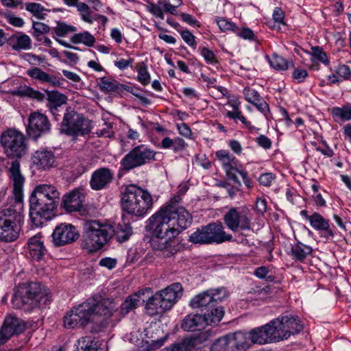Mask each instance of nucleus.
<instances>
[{
    "label": "nucleus",
    "instance_id": "nucleus-37",
    "mask_svg": "<svg viewBox=\"0 0 351 351\" xmlns=\"http://www.w3.org/2000/svg\"><path fill=\"white\" fill-rule=\"evenodd\" d=\"M121 84L115 80L103 77L99 79V88L104 93L117 92Z\"/></svg>",
    "mask_w": 351,
    "mask_h": 351
},
{
    "label": "nucleus",
    "instance_id": "nucleus-41",
    "mask_svg": "<svg viewBox=\"0 0 351 351\" xmlns=\"http://www.w3.org/2000/svg\"><path fill=\"white\" fill-rule=\"evenodd\" d=\"M71 41L75 44L83 43L87 47H92L95 43V38L88 32L85 31L84 32L75 34L71 37Z\"/></svg>",
    "mask_w": 351,
    "mask_h": 351
},
{
    "label": "nucleus",
    "instance_id": "nucleus-43",
    "mask_svg": "<svg viewBox=\"0 0 351 351\" xmlns=\"http://www.w3.org/2000/svg\"><path fill=\"white\" fill-rule=\"evenodd\" d=\"M210 351H233L228 334L218 338L211 346Z\"/></svg>",
    "mask_w": 351,
    "mask_h": 351
},
{
    "label": "nucleus",
    "instance_id": "nucleus-52",
    "mask_svg": "<svg viewBox=\"0 0 351 351\" xmlns=\"http://www.w3.org/2000/svg\"><path fill=\"white\" fill-rule=\"evenodd\" d=\"M216 22H217L219 29L223 32H226V31L234 32L235 27L237 26L234 23L231 22L224 18H221V19L217 18V19H216Z\"/></svg>",
    "mask_w": 351,
    "mask_h": 351
},
{
    "label": "nucleus",
    "instance_id": "nucleus-25",
    "mask_svg": "<svg viewBox=\"0 0 351 351\" xmlns=\"http://www.w3.org/2000/svg\"><path fill=\"white\" fill-rule=\"evenodd\" d=\"M8 43L14 51L28 50L32 48V39L22 32H18L8 39Z\"/></svg>",
    "mask_w": 351,
    "mask_h": 351
},
{
    "label": "nucleus",
    "instance_id": "nucleus-19",
    "mask_svg": "<svg viewBox=\"0 0 351 351\" xmlns=\"http://www.w3.org/2000/svg\"><path fill=\"white\" fill-rule=\"evenodd\" d=\"M208 232V244L222 243L232 240V236L224 231V227L221 222L210 223L206 226Z\"/></svg>",
    "mask_w": 351,
    "mask_h": 351
},
{
    "label": "nucleus",
    "instance_id": "nucleus-10",
    "mask_svg": "<svg viewBox=\"0 0 351 351\" xmlns=\"http://www.w3.org/2000/svg\"><path fill=\"white\" fill-rule=\"evenodd\" d=\"M156 152L149 146L141 144L127 153L120 162L121 169L129 171L154 161Z\"/></svg>",
    "mask_w": 351,
    "mask_h": 351
},
{
    "label": "nucleus",
    "instance_id": "nucleus-35",
    "mask_svg": "<svg viewBox=\"0 0 351 351\" xmlns=\"http://www.w3.org/2000/svg\"><path fill=\"white\" fill-rule=\"evenodd\" d=\"M331 114L336 122L348 121L351 119V104H348L342 107H334Z\"/></svg>",
    "mask_w": 351,
    "mask_h": 351
},
{
    "label": "nucleus",
    "instance_id": "nucleus-9",
    "mask_svg": "<svg viewBox=\"0 0 351 351\" xmlns=\"http://www.w3.org/2000/svg\"><path fill=\"white\" fill-rule=\"evenodd\" d=\"M267 326L271 343L286 340L291 335L298 334L303 329V325L298 317L288 315L271 320L267 324Z\"/></svg>",
    "mask_w": 351,
    "mask_h": 351
},
{
    "label": "nucleus",
    "instance_id": "nucleus-32",
    "mask_svg": "<svg viewBox=\"0 0 351 351\" xmlns=\"http://www.w3.org/2000/svg\"><path fill=\"white\" fill-rule=\"evenodd\" d=\"M66 99L67 98L64 95L58 91L51 92L48 94L47 107L56 118L57 116L56 111H58V108L65 104L66 102Z\"/></svg>",
    "mask_w": 351,
    "mask_h": 351
},
{
    "label": "nucleus",
    "instance_id": "nucleus-3",
    "mask_svg": "<svg viewBox=\"0 0 351 351\" xmlns=\"http://www.w3.org/2000/svg\"><path fill=\"white\" fill-rule=\"evenodd\" d=\"M116 304L108 299H103L101 295H94L83 303L73 307L64 317V325L68 328H75L86 326L94 321L95 317H103L101 321H106L115 311Z\"/></svg>",
    "mask_w": 351,
    "mask_h": 351
},
{
    "label": "nucleus",
    "instance_id": "nucleus-42",
    "mask_svg": "<svg viewBox=\"0 0 351 351\" xmlns=\"http://www.w3.org/2000/svg\"><path fill=\"white\" fill-rule=\"evenodd\" d=\"M189 241L195 244H208V232L206 226L197 229L189 236Z\"/></svg>",
    "mask_w": 351,
    "mask_h": 351
},
{
    "label": "nucleus",
    "instance_id": "nucleus-47",
    "mask_svg": "<svg viewBox=\"0 0 351 351\" xmlns=\"http://www.w3.org/2000/svg\"><path fill=\"white\" fill-rule=\"evenodd\" d=\"M25 9L32 13L34 16L39 19L43 18V12L45 9L41 4L38 3H26Z\"/></svg>",
    "mask_w": 351,
    "mask_h": 351
},
{
    "label": "nucleus",
    "instance_id": "nucleus-16",
    "mask_svg": "<svg viewBox=\"0 0 351 351\" xmlns=\"http://www.w3.org/2000/svg\"><path fill=\"white\" fill-rule=\"evenodd\" d=\"M215 156L221 162L228 178L241 186V183L236 174L239 169L237 167V161L235 157L231 155L228 151L223 149L217 151Z\"/></svg>",
    "mask_w": 351,
    "mask_h": 351
},
{
    "label": "nucleus",
    "instance_id": "nucleus-6",
    "mask_svg": "<svg viewBox=\"0 0 351 351\" xmlns=\"http://www.w3.org/2000/svg\"><path fill=\"white\" fill-rule=\"evenodd\" d=\"M114 234L112 225L91 220L84 223L82 247L89 252L102 248Z\"/></svg>",
    "mask_w": 351,
    "mask_h": 351
},
{
    "label": "nucleus",
    "instance_id": "nucleus-64",
    "mask_svg": "<svg viewBox=\"0 0 351 351\" xmlns=\"http://www.w3.org/2000/svg\"><path fill=\"white\" fill-rule=\"evenodd\" d=\"M117 265V260L112 258H103L99 261V265L105 267L109 269H112L115 267Z\"/></svg>",
    "mask_w": 351,
    "mask_h": 351
},
{
    "label": "nucleus",
    "instance_id": "nucleus-38",
    "mask_svg": "<svg viewBox=\"0 0 351 351\" xmlns=\"http://www.w3.org/2000/svg\"><path fill=\"white\" fill-rule=\"evenodd\" d=\"M268 61L274 69L279 71H286L291 65V62L276 53H274L270 58H268Z\"/></svg>",
    "mask_w": 351,
    "mask_h": 351
},
{
    "label": "nucleus",
    "instance_id": "nucleus-54",
    "mask_svg": "<svg viewBox=\"0 0 351 351\" xmlns=\"http://www.w3.org/2000/svg\"><path fill=\"white\" fill-rule=\"evenodd\" d=\"M269 268L265 266H261L258 268H256L254 270V275L260 278V279H264L267 281H272L274 280V277L271 275H268L269 274Z\"/></svg>",
    "mask_w": 351,
    "mask_h": 351
},
{
    "label": "nucleus",
    "instance_id": "nucleus-45",
    "mask_svg": "<svg viewBox=\"0 0 351 351\" xmlns=\"http://www.w3.org/2000/svg\"><path fill=\"white\" fill-rule=\"evenodd\" d=\"M158 4L164 7L165 10L171 14H176L177 8L182 4V0H159Z\"/></svg>",
    "mask_w": 351,
    "mask_h": 351
},
{
    "label": "nucleus",
    "instance_id": "nucleus-2",
    "mask_svg": "<svg viewBox=\"0 0 351 351\" xmlns=\"http://www.w3.org/2000/svg\"><path fill=\"white\" fill-rule=\"evenodd\" d=\"M10 177L13 182V193L15 198L10 204L4 206L0 210V241L10 243L16 241L20 234L23 215V188L24 177L21 173L18 160L11 162L9 169Z\"/></svg>",
    "mask_w": 351,
    "mask_h": 351
},
{
    "label": "nucleus",
    "instance_id": "nucleus-30",
    "mask_svg": "<svg viewBox=\"0 0 351 351\" xmlns=\"http://www.w3.org/2000/svg\"><path fill=\"white\" fill-rule=\"evenodd\" d=\"M243 94L245 99L254 105L260 112L265 114L268 111L269 106L267 104L256 90L245 88L243 89Z\"/></svg>",
    "mask_w": 351,
    "mask_h": 351
},
{
    "label": "nucleus",
    "instance_id": "nucleus-20",
    "mask_svg": "<svg viewBox=\"0 0 351 351\" xmlns=\"http://www.w3.org/2000/svg\"><path fill=\"white\" fill-rule=\"evenodd\" d=\"M207 331L202 332L197 335H191L184 339L181 343L172 347L165 348L160 351H191L198 344L205 341L208 339Z\"/></svg>",
    "mask_w": 351,
    "mask_h": 351
},
{
    "label": "nucleus",
    "instance_id": "nucleus-46",
    "mask_svg": "<svg viewBox=\"0 0 351 351\" xmlns=\"http://www.w3.org/2000/svg\"><path fill=\"white\" fill-rule=\"evenodd\" d=\"M226 116L232 119H239L247 129L252 130L255 129L250 121L241 114V111H228Z\"/></svg>",
    "mask_w": 351,
    "mask_h": 351
},
{
    "label": "nucleus",
    "instance_id": "nucleus-36",
    "mask_svg": "<svg viewBox=\"0 0 351 351\" xmlns=\"http://www.w3.org/2000/svg\"><path fill=\"white\" fill-rule=\"evenodd\" d=\"M76 351H101V350L97 341H93L90 337H85L78 340Z\"/></svg>",
    "mask_w": 351,
    "mask_h": 351
},
{
    "label": "nucleus",
    "instance_id": "nucleus-60",
    "mask_svg": "<svg viewBox=\"0 0 351 351\" xmlns=\"http://www.w3.org/2000/svg\"><path fill=\"white\" fill-rule=\"evenodd\" d=\"M5 19L9 24L16 27H22L24 24V20L19 16H16L14 14L5 15Z\"/></svg>",
    "mask_w": 351,
    "mask_h": 351
},
{
    "label": "nucleus",
    "instance_id": "nucleus-28",
    "mask_svg": "<svg viewBox=\"0 0 351 351\" xmlns=\"http://www.w3.org/2000/svg\"><path fill=\"white\" fill-rule=\"evenodd\" d=\"M228 337L233 351H241L248 348L251 344L250 334L241 331L229 333Z\"/></svg>",
    "mask_w": 351,
    "mask_h": 351
},
{
    "label": "nucleus",
    "instance_id": "nucleus-33",
    "mask_svg": "<svg viewBox=\"0 0 351 351\" xmlns=\"http://www.w3.org/2000/svg\"><path fill=\"white\" fill-rule=\"evenodd\" d=\"M312 252V248L301 242L293 245L291 250L292 258L298 261H303Z\"/></svg>",
    "mask_w": 351,
    "mask_h": 351
},
{
    "label": "nucleus",
    "instance_id": "nucleus-59",
    "mask_svg": "<svg viewBox=\"0 0 351 351\" xmlns=\"http://www.w3.org/2000/svg\"><path fill=\"white\" fill-rule=\"evenodd\" d=\"M276 178V176L271 173H263L258 178L259 183L265 186H269L271 185Z\"/></svg>",
    "mask_w": 351,
    "mask_h": 351
},
{
    "label": "nucleus",
    "instance_id": "nucleus-51",
    "mask_svg": "<svg viewBox=\"0 0 351 351\" xmlns=\"http://www.w3.org/2000/svg\"><path fill=\"white\" fill-rule=\"evenodd\" d=\"M312 56L316 58L317 60L322 62L326 65L329 64V60L326 56V53L323 51L322 47H312Z\"/></svg>",
    "mask_w": 351,
    "mask_h": 351
},
{
    "label": "nucleus",
    "instance_id": "nucleus-4",
    "mask_svg": "<svg viewBox=\"0 0 351 351\" xmlns=\"http://www.w3.org/2000/svg\"><path fill=\"white\" fill-rule=\"evenodd\" d=\"M60 192L52 184H39L35 187L29 197V217L34 226L44 225L57 207Z\"/></svg>",
    "mask_w": 351,
    "mask_h": 351
},
{
    "label": "nucleus",
    "instance_id": "nucleus-8",
    "mask_svg": "<svg viewBox=\"0 0 351 351\" xmlns=\"http://www.w3.org/2000/svg\"><path fill=\"white\" fill-rule=\"evenodd\" d=\"M46 295L39 282H32L20 285L14 293L12 304L15 308L29 311L36 306Z\"/></svg>",
    "mask_w": 351,
    "mask_h": 351
},
{
    "label": "nucleus",
    "instance_id": "nucleus-53",
    "mask_svg": "<svg viewBox=\"0 0 351 351\" xmlns=\"http://www.w3.org/2000/svg\"><path fill=\"white\" fill-rule=\"evenodd\" d=\"M183 40L191 47L197 48V43L195 36L189 30H183L180 32Z\"/></svg>",
    "mask_w": 351,
    "mask_h": 351
},
{
    "label": "nucleus",
    "instance_id": "nucleus-48",
    "mask_svg": "<svg viewBox=\"0 0 351 351\" xmlns=\"http://www.w3.org/2000/svg\"><path fill=\"white\" fill-rule=\"evenodd\" d=\"M199 50L206 63L210 64H215L217 63L216 56L213 51L206 47H200Z\"/></svg>",
    "mask_w": 351,
    "mask_h": 351
},
{
    "label": "nucleus",
    "instance_id": "nucleus-50",
    "mask_svg": "<svg viewBox=\"0 0 351 351\" xmlns=\"http://www.w3.org/2000/svg\"><path fill=\"white\" fill-rule=\"evenodd\" d=\"M210 290L215 306L228 296L227 290L223 287Z\"/></svg>",
    "mask_w": 351,
    "mask_h": 351
},
{
    "label": "nucleus",
    "instance_id": "nucleus-26",
    "mask_svg": "<svg viewBox=\"0 0 351 351\" xmlns=\"http://www.w3.org/2000/svg\"><path fill=\"white\" fill-rule=\"evenodd\" d=\"M190 305L193 308H200L202 311L206 310V311L210 310V308L214 307L215 305L210 290L195 295L191 300Z\"/></svg>",
    "mask_w": 351,
    "mask_h": 351
},
{
    "label": "nucleus",
    "instance_id": "nucleus-27",
    "mask_svg": "<svg viewBox=\"0 0 351 351\" xmlns=\"http://www.w3.org/2000/svg\"><path fill=\"white\" fill-rule=\"evenodd\" d=\"M27 245L31 257L36 261L41 260L46 252L43 241L41 240V235L37 234L31 237L28 241Z\"/></svg>",
    "mask_w": 351,
    "mask_h": 351
},
{
    "label": "nucleus",
    "instance_id": "nucleus-62",
    "mask_svg": "<svg viewBox=\"0 0 351 351\" xmlns=\"http://www.w3.org/2000/svg\"><path fill=\"white\" fill-rule=\"evenodd\" d=\"M308 76V73L303 69H295L293 72V77L298 83L304 82V79Z\"/></svg>",
    "mask_w": 351,
    "mask_h": 351
},
{
    "label": "nucleus",
    "instance_id": "nucleus-49",
    "mask_svg": "<svg viewBox=\"0 0 351 351\" xmlns=\"http://www.w3.org/2000/svg\"><path fill=\"white\" fill-rule=\"evenodd\" d=\"M76 30L77 29L74 26L66 25L64 23H59L55 28V34L56 36L62 37L69 32H75Z\"/></svg>",
    "mask_w": 351,
    "mask_h": 351
},
{
    "label": "nucleus",
    "instance_id": "nucleus-13",
    "mask_svg": "<svg viewBox=\"0 0 351 351\" xmlns=\"http://www.w3.org/2000/svg\"><path fill=\"white\" fill-rule=\"evenodd\" d=\"M51 123L47 117L39 112H32L28 118L27 126V135L36 140L38 138L47 134L51 131Z\"/></svg>",
    "mask_w": 351,
    "mask_h": 351
},
{
    "label": "nucleus",
    "instance_id": "nucleus-14",
    "mask_svg": "<svg viewBox=\"0 0 351 351\" xmlns=\"http://www.w3.org/2000/svg\"><path fill=\"white\" fill-rule=\"evenodd\" d=\"M80 233L71 223H62L57 226L52 233V241L55 246L60 247L72 243L78 239Z\"/></svg>",
    "mask_w": 351,
    "mask_h": 351
},
{
    "label": "nucleus",
    "instance_id": "nucleus-56",
    "mask_svg": "<svg viewBox=\"0 0 351 351\" xmlns=\"http://www.w3.org/2000/svg\"><path fill=\"white\" fill-rule=\"evenodd\" d=\"M32 28L34 30L33 36L35 37H38L40 34H45L49 32V27L40 22H34Z\"/></svg>",
    "mask_w": 351,
    "mask_h": 351
},
{
    "label": "nucleus",
    "instance_id": "nucleus-15",
    "mask_svg": "<svg viewBox=\"0 0 351 351\" xmlns=\"http://www.w3.org/2000/svg\"><path fill=\"white\" fill-rule=\"evenodd\" d=\"M223 220L227 227L233 232L239 229L250 230L251 228V219L248 215L245 212H239L235 208L230 209L224 215Z\"/></svg>",
    "mask_w": 351,
    "mask_h": 351
},
{
    "label": "nucleus",
    "instance_id": "nucleus-63",
    "mask_svg": "<svg viewBox=\"0 0 351 351\" xmlns=\"http://www.w3.org/2000/svg\"><path fill=\"white\" fill-rule=\"evenodd\" d=\"M256 143L258 144L259 146L262 147L265 149H269L271 147V142L270 139L263 134L260 135L256 138Z\"/></svg>",
    "mask_w": 351,
    "mask_h": 351
},
{
    "label": "nucleus",
    "instance_id": "nucleus-40",
    "mask_svg": "<svg viewBox=\"0 0 351 351\" xmlns=\"http://www.w3.org/2000/svg\"><path fill=\"white\" fill-rule=\"evenodd\" d=\"M132 233V229L130 224L126 223H119L114 235L116 236L119 242H124L129 239Z\"/></svg>",
    "mask_w": 351,
    "mask_h": 351
},
{
    "label": "nucleus",
    "instance_id": "nucleus-44",
    "mask_svg": "<svg viewBox=\"0 0 351 351\" xmlns=\"http://www.w3.org/2000/svg\"><path fill=\"white\" fill-rule=\"evenodd\" d=\"M138 302L139 296L138 295L129 296L121 306V313L123 315H126L130 311L136 308L138 305Z\"/></svg>",
    "mask_w": 351,
    "mask_h": 351
},
{
    "label": "nucleus",
    "instance_id": "nucleus-58",
    "mask_svg": "<svg viewBox=\"0 0 351 351\" xmlns=\"http://www.w3.org/2000/svg\"><path fill=\"white\" fill-rule=\"evenodd\" d=\"M336 74L341 80H347L351 77V70L347 65H339L336 70Z\"/></svg>",
    "mask_w": 351,
    "mask_h": 351
},
{
    "label": "nucleus",
    "instance_id": "nucleus-29",
    "mask_svg": "<svg viewBox=\"0 0 351 351\" xmlns=\"http://www.w3.org/2000/svg\"><path fill=\"white\" fill-rule=\"evenodd\" d=\"M27 74L33 79L43 83H47L54 87H58L61 84L58 77L47 73L38 67L28 69Z\"/></svg>",
    "mask_w": 351,
    "mask_h": 351
},
{
    "label": "nucleus",
    "instance_id": "nucleus-12",
    "mask_svg": "<svg viewBox=\"0 0 351 351\" xmlns=\"http://www.w3.org/2000/svg\"><path fill=\"white\" fill-rule=\"evenodd\" d=\"M90 121L73 110H66L61 124V132L70 136H82L90 132Z\"/></svg>",
    "mask_w": 351,
    "mask_h": 351
},
{
    "label": "nucleus",
    "instance_id": "nucleus-17",
    "mask_svg": "<svg viewBox=\"0 0 351 351\" xmlns=\"http://www.w3.org/2000/svg\"><path fill=\"white\" fill-rule=\"evenodd\" d=\"M23 321L12 315H8L0 330V338L5 343L13 335L19 334L25 330Z\"/></svg>",
    "mask_w": 351,
    "mask_h": 351
},
{
    "label": "nucleus",
    "instance_id": "nucleus-24",
    "mask_svg": "<svg viewBox=\"0 0 351 351\" xmlns=\"http://www.w3.org/2000/svg\"><path fill=\"white\" fill-rule=\"evenodd\" d=\"M206 326V320L203 315L189 314L182 320L181 328L184 331L194 332L203 330Z\"/></svg>",
    "mask_w": 351,
    "mask_h": 351
},
{
    "label": "nucleus",
    "instance_id": "nucleus-55",
    "mask_svg": "<svg viewBox=\"0 0 351 351\" xmlns=\"http://www.w3.org/2000/svg\"><path fill=\"white\" fill-rule=\"evenodd\" d=\"M23 58L32 65H40L45 61L43 56H36L32 53H25Z\"/></svg>",
    "mask_w": 351,
    "mask_h": 351
},
{
    "label": "nucleus",
    "instance_id": "nucleus-39",
    "mask_svg": "<svg viewBox=\"0 0 351 351\" xmlns=\"http://www.w3.org/2000/svg\"><path fill=\"white\" fill-rule=\"evenodd\" d=\"M137 71V80L143 85L145 86L150 83L151 76L147 69V65L145 62H140L136 64Z\"/></svg>",
    "mask_w": 351,
    "mask_h": 351
},
{
    "label": "nucleus",
    "instance_id": "nucleus-61",
    "mask_svg": "<svg viewBox=\"0 0 351 351\" xmlns=\"http://www.w3.org/2000/svg\"><path fill=\"white\" fill-rule=\"evenodd\" d=\"M159 5L160 4H155L153 3H149L147 9L154 16L160 19H164L165 16Z\"/></svg>",
    "mask_w": 351,
    "mask_h": 351
},
{
    "label": "nucleus",
    "instance_id": "nucleus-31",
    "mask_svg": "<svg viewBox=\"0 0 351 351\" xmlns=\"http://www.w3.org/2000/svg\"><path fill=\"white\" fill-rule=\"evenodd\" d=\"M249 334L251 342L253 343L263 345L271 343L267 324L252 329Z\"/></svg>",
    "mask_w": 351,
    "mask_h": 351
},
{
    "label": "nucleus",
    "instance_id": "nucleus-11",
    "mask_svg": "<svg viewBox=\"0 0 351 351\" xmlns=\"http://www.w3.org/2000/svg\"><path fill=\"white\" fill-rule=\"evenodd\" d=\"M0 144L10 158H21L27 150L24 135L16 130H8L0 136Z\"/></svg>",
    "mask_w": 351,
    "mask_h": 351
},
{
    "label": "nucleus",
    "instance_id": "nucleus-22",
    "mask_svg": "<svg viewBox=\"0 0 351 351\" xmlns=\"http://www.w3.org/2000/svg\"><path fill=\"white\" fill-rule=\"evenodd\" d=\"M84 193L79 189H74L63 196L62 206L69 213L80 210L83 206Z\"/></svg>",
    "mask_w": 351,
    "mask_h": 351
},
{
    "label": "nucleus",
    "instance_id": "nucleus-23",
    "mask_svg": "<svg viewBox=\"0 0 351 351\" xmlns=\"http://www.w3.org/2000/svg\"><path fill=\"white\" fill-rule=\"evenodd\" d=\"M311 227L319 232H322V237L325 239H331L335 236V232L330 227L329 221L325 219L318 213H314L311 215L310 220Z\"/></svg>",
    "mask_w": 351,
    "mask_h": 351
},
{
    "label": "nucleus",
    "instance_id": "nucleus-7",
    "mask_svg": "<svg viewBox=\"0 0 351 351\" xmlns=\"http://www.w3.org/2000/svg\"><path fill=\"white\" fill-rule=\"evenodd\" d=\"M182 286L180 283L171 284L149 298L146 310L150 315L161 314L171 309L182 296Z\"/></svg>",
    "mask_w": 351,
    "mask_h": 351
},
{
    "label": "nucleus",
    "instance_id": "nucleus-34",
    "mask_svg": "<svg viewBox=\"0 0 351 351\" xmlns=\"http://www.w3.org/2000/svg\"><path fill=\"white\" fill-rule=\"evenodd\" d=\"M204 317L206 320V326L210 324H217L219 323L224 315V310L221 306H215L213 308H210L204 313Z\"/></svg>",
    "mask_w": 351,
    "mask_h": 351
},
{
    "label": "nucleus",
    "instance_id": "nucleus-18",
    "mask_svg": "<svg viewBox=\"0 0 351 351\" xmlns=\"http://www.w3.org/2000/svg\"><path fill=\"white\" fill-rule=\"evenodd\" d=\"M114 178V172L106 167L96 169L91 176L90 186L95 191H100L106 188L112 182Z\"/></svg>",
    "mask_w": 351,
    "mask_h": 351
},
{
    "label": "nucleus",
    "instance_id": "nucleus-5",
    "mask_svg": "<svg viewBox=\"0 0 351 351\" xmlns=\"http://www.w3.org/2000/svg\"><path fill=\"white\" fill-rule=\"evenodd\" d=\"M150 193L136 184H130L125 189L121 197L123 210L129 214L141 217L153 207Z\"/></svg>",
    "mask_w": 351,
    "mask_h": 351
},
{
    "label": "nucleus",
    "instance_id": "nucleus-57",
    "mask_svg": "<svg viewBox=\"0 0 351 351\" xmlns=\"http://www.w3.org/2000/svg\"><path fill=\"white\" fill-rule=\"evenodd\" d=\"M238 36L248 40H253L254 38V34L250 28H242L240 29L236 26L234 32Z\"/></svg>",
    "mask_w": 351,
    "mask_h": 351
},
{
    "label": "nucleus",
    "instance_id": "nucleus-1",
    "mask_svg": "<svg viewBox=\"0 0 351 351\" xmlns=\"http://www.w3.org/2000/svg\"><path fill=\"white\" fill-rule=\"evenodd\" d=\"M180 201V196L173 197L147 221L146 230L152 237L151 245L154 250L160 251L164 257L176 253V249L171 245V241L192 222L191 215L184 207L177 205Z\"/></svg>",
    "mask_w": 351,
    "mask_h": 351
},
{
    "label": "nucleus",
    "instance_id": "nucleus-21",
    "mask_svg": "<svg viewBox=\"0 0 351 351\" xmlns=\"http://www.w3.org/2000/svg\"><path fill=\"white\" fill-rule=\"evenodd\" d=\"M32 162L38 169L48 170L55 162L53 152L46 148L36 151L32 156Z\"/></svg>",
    "mask_w": 351,
    "mask_h": 351
}]
</instances>
